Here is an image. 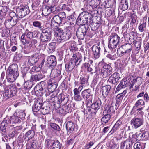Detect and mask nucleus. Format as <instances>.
<instances>
[{
  "label": "nucleus",
  "instance_id": "obj_1",
  "mask_svg": "<svg viewBox=\"0 0 149 149\" xmlns=\"http://www.w3.org/2000/svg\"><path fill=\"white\" fill-rule=\"evenodd\" d=\"M6 79L8 82H13L19 76L18 66L16 64H13L8 68Z\"/></svg>",
  "mask_w": 149,
  "mask_h": 149
},
{
  "label": "nucleus",
  "instance_id": "obj_2",
  "mask_svg": "<svg viewBox=\"0 0 149 149\" xmlns=\"http://www.w3.org/2000/svg\"><path fill=\"white\" fill-rule=\"evenodd\" d=\"M120 39L116 33H112L108 38V47L111 51V53H115L116 52V48L119 44Z\"/></svg>",
  "mask_w": 149,
  "mask_h": 149
},
{
  "label": "nucleus",
  "instance_id": "obj_3",
  "mask_svg": "<svg viewBox=\"0 0 149 149\" xmlns=\"http://www.w3.org/2000/svg\"><path fill=\"white\" fill-rule=\"evenodd\" d=\"M50 99L51 100L50 102L53 103V105L55 109H58L60 107V104L62 105L66 104L68 101V97L62 93L60 94L58 97L53 96Z\"/></svg>",
  "mask_w": 149,
  "mask_h": 149
},
{
  "label": "nucleus",
  "instance_id": "obj_4",
  "mask_svg": "<svg viewBox=\"0 0 149 149\" xmlns=\"http://www.w3.org/2000/svg\"><path fill=\"white\" fill-rule=\"evenodd\" d=\"M4 92L3 94V101L7 100L14 96L17 92L15 86L13 84L4 86Z\"/></svg>",
  "mask_w": 149,
  "mask_h": 149
},
{
  "label": "nucleus",
  "instance_id": "obj_5",
  "mask_svg": "<svg viewBox=\"0 0 149 149\" xmlns=\"http://www.w3.org/2000/svg\"><path fill=\"white\" fill-rule=\"evenodd\" d=\"M52 31L51 28L48 27L42 31L40 34V40L43 42H48L52 39Z\"/></svg>",
  "mask_w": 149,
  "mask_h": 149
},
{
  "label": "nucleus",
  "instance_id": "obj_6",
  "mask_svg": "<svg viewBox=\"0 0 149 149\" xmlns=\"http://www.w3.org/2000/svg\"><path fill=\"white\" fill-rule=\"evenodd\" d=\"M132 45L129 43L123 45L118 48L117 53L119 57H121L126 54H129L132 49Z\"/></svg>",
  "mask_w": 149,
  "mask_h": 149
},
{
  "label": "nucleus",
  "instance_id": "obj_7",
  "mask_svg": "<svg viewBox=\"0 0 149 149\" xmlns=\"http://www.w3.org/2000/svg\"><path fill=\"white\" fill-rule=\"evenodd\" d=\"M16 12L18 17L19 18H22L30 12L29 8L28 6H22L16 8Z\"/></svg>",
  "mask_w": 149,
  "mask_h": 149
},
{
  "label": "nucleus",
  "instance_id": "obj_8",
  "mask_svg": "<svg viewBox=\"0 0 149 149\" xmlns=\"http://www.w3.org/2000/svg\"><path fill=\"white\" fill-rule=\"evenodd\" d=\"M88 29L86 28L84 26L79 27L77 29L76 35L77 38L80 40H83L85 36L88 34Z\"/></svg>",
  "mask_w": 149,
  "mask_h": 149
},
{
  "label": "nucleus",
  "instance_id": "obj_9",
  "mask_svg": "<svg viewBox=\"0 0 149 149\" xmlns=\"http://www.w3.org/2000/svg\"><path fill=\"white\" fill-rule=\"evenodd\" d=\"M101 102L100 100H98L93 103L90 107L87 108L88 112L90 113L95 114L98 110L101 107Z\"/></svg>",
  "mask_w": 149,
  "mask_h": 149
},
{
  "label": "nucleus",
  "instance_id": "obj_10",
  "mask_svg": "<svg viewBox=\"0 0 149 149\" xmlns=\"http://www.w3.org/2000/svg\"><path fill=\"white\" fill-rule=\"evenodd\" d=\"M112 68L109 64L105 63L102 68L101 73L103 77H106L111 74L112 72Z\"/></svg>",
  "mask_w": 149,
  "mask_h": 149
},
{
  "label": "nucleus",
  "instance_id": "obj_11",
  "mask_svg": "<svg viewBox=\"0 0 149 149\" xmlns=\"http://www.w3.org/2000/svg\"><path fill=\"white\" fill-rule=\"evenodd\" d=\"M9 16L10 18L6 20V22H9L12 26H15L18 21L16 13L14 12H11L9 14Z\"/></svg>",
  "mask_w": 149,
  "mask_h": 149
},
{
  "label": "nucleus",
  "instance_id": "obj_12",
  "mask_svg": "<svg viewBox=\"0 0 149 149\" xmlns=\"http://www.w3.org/2000/svg\"><path fill=\"white\" fill-rule=\"evenodd\" d=\"M43 106L42 98H38L36 99L35 101L34 106L32 107V110L34 112H37Z\"/></svg>",
  "mask_w": 149,
  "mask_h": 149
},
{
  "label": "nucleus",
  "instance_id": "obj_13",
  "mask_svg": "<svg viewBox=\"0 0 149 149\" xmlns=\"http://www.w3.org/2000/svg\"><path fill=\"white\" fill-rule=\"evenodd\" d=\"M91 48L93 53L94 59H96L98 58L101 55V48L99 45H94Z\"/></svg>",
  "mask_w": 149,
  "mask_h": 149
},
{
  "label": "nucleus",
  "instance_id": "obj_14",
  "mask_svg": "<svg viewBox=\"0 0 149 149\" xmlns=\"http://www.w3.org/2000/svg\"><path fill=\"white\" fill-rule=\"evenodd\" d=\"M45 82L42 81L40 82V84L41 85V86H42V85H45ZM46 89L47 88H46L45 89V88H43V86H37L34 88L35 93L37 96H41L42 95V91H43L44 90L46 91Z\"/></svg>",
  "mask_w": 149,
  "mask_h": 149
},
{
  "label": "nucleus",
  "instance_id": "obj_15",
  "mask_svg": "<svg viewBox=\"0 0 149 149\" xmlns=\"http://www.w3.org/2000/svg\"><path fill=\"white\" fill-rule=\"evenodd\" d=\"M131 122L135 128L139 127L142 125L143 123L142 119L136 117H135L132 119Z\"/></svg>",
  "mask_w": 149,
  "mask_h": 149
},
{
  "label": "nucleus",
  "instance_id": "obj_16",
  "mask_svg": "<svg viewBox=\"0 0 149 149\" xmlns=\"http://www.w3.org/2000/svg\"><path fill=\"white\" fill-rule=\"evenodd\" d=\"M71 35L70 31L69 30L65 31L62 35L60 37L58 38L61 42L66 41L69 39L71 37Z\"/></svg>",
  "mask_w": 149,
  "mask_h": 149
},
{
  "label": "nucleus",
  "instance_id": "obj_17",
  "mask_svg": "<svg viewBox=\"0 0 149 149\" xmlns=\"http://www.w3.org/2000/svg\"><path fill=\"white\" fill-rule=\"evenodd\" d=\"M82 55L81 54L78 52L74 54L70 59H72L73 61L76 63L77 65H79L82 61Z\"/></svg>",
  "mask_w": 149,
  "mask_h": 149
},
{
  "label": "nucleus",
  "instance_id": "obj_18",
  "mask_svg": "<svg viewBox=\"0 0 149 149\" xmlns=\"http://www.w3.org/2000/svg\"><path fill=\"white\" fill-rule=\"evenodd\" d=\"M72 59H70L69 61L65 64V69L67 72H71L75 66H77Z\"/></svg>",
  "mask_w": 149,
  "mask_h": 149
},
{
  "label": "nucleus",
  "instance_id": "obj_19",
  "mask_svg": "<svg viewBox=\"0 0 149 149\" xmlns=\"http://www.w3.org/2000/svg\"><path fill=\"white\" fill-rule=\"evenodd\" d=\"M38 56L36 55H34L28 57L27 64L29 66L34 65L39 60Z\"/></svg>",
  "mask_w": 149,
  "mask_h": 149
},
{
  "label": "nucleus",
  "instance_id": "obj_20",
  "mask_svg": "<svg viewBox=\"0 0 149 149\" xmlns=\"http://www.w3.org/2000/svg\"><path fill=\"white\" fill-rule=\"evenodd\" d=\"M133 142L129 140H126L121 143V149H132Z\"/></svg>",
  "mask_w": 149,
  "mask_h": 149
},
{
  "label": "nucleus",
  "instance_id": "obj_21",
  "mask_svg": "<svg viewBox=\"0 0 149 149\" xmlns=\"http://www.w3.org/2000/svg\"><path fill=\"white\" fill-rule=\"evenodd\" d=\"M111 86L109 85H107L102 87V93L103 97L106 98L109 93Z\"/></svg>",
  "mask_w": 149,
  "mask_h": 149
},
{
  "label": "nucleus",
  "instance_id": "obj_22",
  "mask_svg": "<svg viewBox=\"0 0 149 149\" xmlns=\"http://www.w3.org/2000/svg\"><path fill=\"white\" fill-rule=\"evenodd\" d=\"M47 63L50 66H55L57 64L56 57L54 55H51L48 56L47 58Z\"/></svg>",
  "mask_w": 149,
  "mask_h": 149
},
{
  "label": "nucleus",
  "instance_id": "obj_23",
  "mask_svg": "<svg viewBox=\"0 0 149 149\" xmlns=\"http://www.w3.org/2000/svg\"><path fill=\"white\" fill-rule=\"evenodd\" d=\"M120 78L119 74L118 73H114L109 78L108 81L114 84L118 81Z\"/></svg>",
  "mask_w": 149,
  "mask_h": 149
},
{
  "label": "nucleus",
  "instance_id": "obj_24",
  "mask_svg": "<svg viewBox=\"0 0 149 149\" xmlns=\"http://www.w3.org/2000/svg\"><path fill=\"white\" fill-rule=\"evenodd\" d=\"M6 118L9 120L8 124H16L20 122V120L18 116L15 115H13L10 117L6 116Z\"/></svg>",
  "mask_w": 149,
  "mask_h": 149
},
{
  "label": "nucleus",
  "instance_id": "obj_25",
  "mask_svg": "<svg viewBox=\"0 0 149 149\" xmlns=\"http://www.w3.org/2000/svg\"><path fill=\"white\" fill-rule=\"evenodd\" d=\"M93 15L92 14L88 12L85 11V25L90 24H91V22L92 19L93 17Z\"/></svg>",
  "mask_w": 149,
  "mask_h": 149
},
{
  "label": "nucleus",
  "instance_id": "obj_26",
  "mask_svg": "<svg viewBox=\"0 0 149 149\" xmlns=\"http://www.w3.org/2000/svg\"><path fill=\"white\" fill-rule=\"evenodd\" d=\"M85 11L81 13L79 15L76 20L77 22L79 25H85V20H84V19L85 18Z\"/></svg>",
  "mask_w": 149,
  "mask_h": 149
},
{
  "label": "nucleus",
  "instance_id": "obj_27",
  "mask_svg": "<svg viewBox=\"0 0 149 149\" xmlns=\"http://www.w3.org/2000/svg\"><path fill=\"white\" fill-rule=\"evenodd\" d=\"M128 85V80L125 79H123L116 88V91H118L121 89L127 87Z\"/></svg>",
  "mask_w": 149,
  "mask_h": 149
},
{
  "label": "nucleus",
  "instance_id": "obj_28",
  "mask_svg": "<svg viewBox=\"0 0 149 149\" xmlns=\"http://www.w3.org/2000/svg\"><path fill=\"white\" fill-rule=\"evenodd\" d=\"M81 95L83 99L87 100L92 95L91 89H88L84 90L82 92Z\"/></svg>",
  "mask_w": 149,
  "mask_h": 149
},
{
  "label": "nucleus",
  "instance_id": "obj_29",
  "mask_svg": "<svg viewBox=\"0 0 149 149\" xmlns=\"http://www.w3.org/2000/svg\"><path fill=\"white\" fill-rule=\"evenodd\" d=\"M89 76L88 75H85L84 76H82L80 78V84L84 86L86 85L88 86L89 84L88 82Z\"/></svg>",
  "mask_w": 149,
  "mask_h": 149
},
{
  "label": "nucleus",
  "instance_id": "obj_30",
  "mask_svg": "<svg viewBox=\"0 0 149 149\" xmlns=\"http://www.w3.org/2000/svg\"><path fill=\"white\" fill-rule=\"evenodd\" d=\"M127 93L126 90H124L123 93L118 94L116 97V105L119 104L121 102L122 99Z\"/></svg>",
  "mask_w": 149,
  "mask_h": 149
},
{
  "label": "nucleus",
  "instance_id": "obj_31",
  "mask_svg": "<svg viewBox=\"0 0 149 149\" xmlns=\"http://www.w3.org/2000/svg\"><path fill=\"white\" fill-rule=\"evenodd\" d=\"M60 8L62 10H66L68 12H71L72 14H75V12L74 11L72 8L68 4H63L60 5Z\"/></svg>",
  "mask_w": 149,
  "mask_h": 149
},
{
  "label": "nucleus",
  "instance_id": "obj_32",
  "mask_svg": "<svg viewBox=\"0 0 149 149\" xmlns=\"http://www.w3.org/2000/svg\"><path fill=\"white\" fill-rule=\"evenodd\" d=\"M59 113L61 116H64L70 112V108L64 106L62 107H59Z\"/></svg>",
  "mask_w": 149,
  "mask_h": 149
},
{
  "label": "nucleus",
  "instance_id": "obj_33",
  "mask_svg": "<svg viewBox=\"0 0 149 149\" xmlns=\"http://www.w3.org/2000/svg\"><path fill=\"white\" fill-rule=\"evenodd\" d=\"M119 8L123 11L127 10L128 8L127 0H121L119 6Z\"/></svg>",
  "mask_w": 149,
  "mask_h": 149
},
{
  "label": "nucleus",
  "instance_id": "obj_34",
  "mask_svg": "<svg viewBox=\"0 0 149 149\" xmlns=\"http://www.w3.org/2000/svg\"><path fill=\"white\" fill-rule=\"evenodd\" d=\"M44 75L41 73L32 75L31 77V79L33 81H37L42 79Z\"/></svg>",
  "mask_w": 149,
  "mask_h": 149
},
{
  "label": "nucleus",
  "instance_id": "obj_35",
  "mask_svg": "<svg viewBox=\"0 0 149 149\" xmlns=\"http://www.w3.org/2000/svg\"><path fill=\"white\" fill-rule=\"evenodd\" d=\"M64 32L63 30L61 28L58 27L55 28L54 35L55 37H58V38H59Z\"/></svg>",
  "mask_w": 149,
  "mask_h": 149
},
{
  "label": "nucleus",
  "instance_id": "obj_36",
  "mask_svg": "<svg viewBox=\"0 0 149 149\" xmlns=\"http://www.w3.org/2000/svg\"><path fill=\"white\" fill-rule=\"evenodd\" d=\"M52 9L48 6L43 7L42 9V13L46 16L50 14L52 12Z\"/></svg>",
  "mask_w": 149,
  "mask_h": 149
},
{
  "label": "nucleus",
  "instance_id": "obj_37",
  "mask_svg": "<svg viewBox=\"0 0 149 149\" xmlns=\"http://www.w3.org/2000/svg\"><path fill=\"white\" fill-rule=\"evenodd\" d=\"M56 47V44L54 42L49 43L48 45V52L52 53L53 52L55 51Z\"/></svg>",
  "mask_w": 149,
  "mask_h": 149
},
{
  "label": "nucleus",
  "instance_id": "obj_38",
  "mask_svg": "<svg viewBox=\"0 0 149 149\" xmlns=\"http://www.w3.org/2000/svg\"><path fill=\"white\" fill-rule=\"evenodd\" d=\"M9 120L5 118L3 120L2 122L0 125V128L1 130H4L6 129V127H7Z\"/></svg>",
  "mask_w": 149,
  "mask_h": 149
},
{
  "label": "nucleus",
  "instance_id": "obj_39",
  "mask_svg": "<svg viewBox=\"0 0 149 149\" xmlns=\"http://www.w3.org/2000/svg\"><path fill=\"white\" fill-rule=\"evenodd\" d=\"M142 42V38L141 37H139L137 39L134 43V45L137 50L139 51L141 49V45Z\"/></svg>",
  "mask_w": 149,
  "mask_h": 149
},
{
  "label": "nucleus",
  "instance_id": "obj_40",
  "mask_svg": "<svg viewBox=\"0 0 149 149\" xmlns=\"http://www.w3.org/2000/svg\"><path fill=\"white\" fill-rule=\"evenodd\" d=\"M101 25L100 23V22L95 23L92 21V23L90 24V25L93 31H95L99 29Z\"/></svg>",
  "mask_w": 149,
  "mask_h": 149
},
{
  "label": "nucleus",
  "instance_id": "obj_41",
  "mask_svg": "<svg viewBox=\"0 0 149 149\" xmlns=\"http://www.w3.org/2000/svg\"><path fill=\"white\" fill-rule=\"evenodd\" d=\"M67 50L65 48L62 47L61 49L57 52V55L60 58V60H62L63 56L66 53Z\"/></svg>",
  "mask_w": 149,
  "mask_h": 149
},
{
  "label": "nucleus",
  "instance_id": "obj_42",
  "mask_svg": "<svg viewBox=\"0 0 149 149\" xmlns=\"http://www.w3.org/2000/svg\"><path fill=\"white\" fill-rule=\"evenodd\" d=\"M145 146V143L138 142L134 144V149H144Z\"/></svg>",
  "mask_w": 149,
  "mask_h": 149
},
{
  "label": "nucleus",
  "instance_id": "obj_43",
  "mask_svg": "<svg viewBox=\"0 0 149 149\" xmlns=\"http://www.w3.org/2000/svg\"><path fill=\"white\" fill-rule=\"evenodd\" d=\"M66 127L67 130H74V125L71 121H69L66 124Z\"/></svg>",
  "mask_w": 149,
  "mask_h": 149
},
{
  "label": "nucleus",
  "instance_id": "obj_44",
  "mask_svg": "<svg viewBox=\"0 0 149 149\" xmlns=\"http://www.w3.org/2000/svg\"><path fill=\"white\" fill-rule=\"evenodd\" d=\"M69 49L70 51L72 52L77 50L78 48L77 47L76 42L74 41L71 42L70 45Z\"/></svg>",
  "mask_w": 149,
  "mask_h": 149
},
{
  "label": "nucleus",
  "instance_id": "obj_45",
  "mask_svg": "<svg viewBox=\"0 0 149 149\" xmlns=\"http://www.w3.org/2000/svg\"><path fill=\"white\" fill-rule=\"evenodd\" d=\"M111 115L110 113L105 114L101 119V121L103 124H105L107 123L110 120L111 118Z\"/></svg>",
  "mask_w": 149,
  "mask_h": 149
},
{
  "label": "nucleus",
  "instance_id": "obj_46",
  "mask_svg": "<svg viewBox=\"0 0 149 149\" xmlns=\"http://www.w3.org/2000/svg\"><path fill=\"white\" fill-rule=\"evenodd\" d=\"M145 104V102L142 99H139L136 102L135 104V106H133L132 111L133 110H134L136 109V107H138L139 105L141 106H143Z\"/></svg>",
  "mask_w": 149,
  "mask_h": 149
},
{
  "label": "nucleus",
  "instance_id": "obj_47",
  "mask_svg": "<svg viewBox=\"0 0 149 149\" xmlns=\"http://www.w3.org/2000/svg\"><path fill=\"white\" fill-rule=\"evenodd\" d=\"M57 86L56 84L50 83L48 84V89H47L48 91H49L53 92L57 88Z\"/></svg>",
  "mask_w": 149,
  "mask_h": 149
},
{
  "label": "nucleus",
  "instance_id": "obj_48",
  "mask_svg": "<svg viewBox=\"0 0 149 149\" xmlns=\"http://www.w3.org/2000/svg\"><path fill=\"white\" fill-rule=\"evenodd\" d=\"M116 105V104L114 103L113 102H112L110 106L109 109L108 110H105L104 111L103 113L104 114L105 113H110L111 112H113L114 111V105Z\"/></svg>",
  "mask_w": 149,
  "mask_h": 149
},
{
  "label": "nucleus",
  "instance_id": "obj_49",
  "mask_svg": "<svg viewBox=\"0 0 149 149\" xmlns=\"http://www.w3.org/2000/svg\"><path fill=\"white\" fill-rule=\"evenodd\" d=\"M43 115L48 114L50 110V107L49 106L44 107V106L42 107L40 109Z\"/></svg>",
  "mask_w": 149,
  "mask_h": 149
},
{
  "label": "nucleus",
  "instance_id": "obj_50",
  "mask_svg": "<svg viewBox=\"0 0 149 149\" xmlns=\"http://www.w3.org/2000/svg\"><path fill=\"white\" fill-rule=\"evenodd\" d=\"M61 144L58 140H55L51 148V149H60Z\"/></svg>",
  "mask_w": 149,
  "mask_h": 149
},
{
  "label": "nucleus",
  "instance_id": "obj_51",
  "mask_svg": "<svg viewBox=\"0 0 149 149\" xmlns=\"http://www.w3.org/2000/svg\"><path fill=\"white\" fill-rule=\"evenodd\" d=\"M33 25L34 27L38 28L41 31L44 29L43 26H41L42 23L38 21H34L33 23Z\"/></svg>",
  "mask_w": 149,
  "mask_h": 149
},
{
  "label": "nucleus",
  "instance_id": "obj_52",
  "mask_svg": "<svg viewBox=\"0 0 149 149\" xmlns=\"http://www.w3.org/2000/svg\"><path fill=\"white\" fill-rule=\"evenodd\" d=\"M53 18L59 25L63 24L64 22V21L61 19L58 15H55Z\"/></svg>",
  "mask_w": 149,
  "mask_h": 149
},
{
  "label": "nucleus",
  "instance_id": "obj_53",
  "mask_svg": "<svg viewBox=\"0 0 149 149\" xmlns=\"http://www.w3.org/2000/svg\"><path fill=\"white\" fill-rule=\"evenodd\" d=\"M72 14V13L71 15L68 17V22L69 24L70 25H73L75 20V18L74 17V14Z\"/></svg>",
  "mask_w": 149,
  "mask_h": 149
},
{
  "label": "nucleus",
  "instance_id": "obj_54",
  "mask_svg": "<svg viewBox=\"0 0 149 149\" xmlns=\"http://www.w3.org/2000/svg\"><path fill=\"white\" fill-rule=\"evenodd\" d=\"M24 88L27 89H30L33 86V83L29 80L25 81L24 84Z\"/></svg>",
  "mask_w": 149,
  "mask_h": 149
},
{
  "label": "nucleus",
  "instance_id": "obj_55",
  "mask_svg": "<svg viewBox=\"0 0 149 149\" xmlns=\"http://www.w3.org/2000/svg\"><path fill=\"white\" fill-rule=\"evenodd\" d=\"M100 3V0H91L89 2V4L92 6L93 8H96Z\"/></svg>",
  "mask_w": 149,
  "mask_h": 149
},
{
  "label": "nucleus",
  "instance_id": "obj_56",
  "mask_svg": "<svg viewBox=\"0 0 149 149\" xmlns=\"http://www.w3.org/2000/svg\"><path fill=\"white\" fill-rule=\"evenodd\" d=\"M122 123L121 120H119L117 121L111 130H118Z\"/></svg>",
  "mask_w": 149,
  "mask_h": 149
},
{
  "label": "nucleus",
  "instance_id": "obj_57",
  "mask_svg": "<svg viewBox=\"0 0 149 149\" xmlns=\"http://www.w3.org/2000/svg\"><path fill=\"white\" fill-rule=\"evenodd\" d=\"M50 126L52 130H60L59 126L55 123H50Z\"/></svg>",
  "mask_w": 149,
  "mask_h": 149
},
{
  "label": "nucleus",
  "instance_id": "obj_58",
  "mask_svg": "<svg viewBox=\"0 0 149 149\" xmlns=\"http://www.w3.org/2000/svg\"><path fill=\"white\" fill-rule=\"evenodd\" d=\"M84 66L86 69L87 71L89 72L92 71L93 70L91 65H90V64L88 63H85L84 64Z\"/></svg>",
  "mask_w": 149,
  "mask_h": 149
},
{
  "label": "nucleus",
  "instance_id": "obj_59",
  "mask_svg": "<svg viewBox=\"0 0 149 149\" xmlns=\"http://www.w3.org/2000/svg\"><path fill=\"white\" fill-rule=\"evenodd\" d=\"M22 77H23L24 81L28 80L29 77V74L27 72V71L25 72L23 70L22 72Z\"/></svg>",
  "mask_w": 149,
  "mask_h": 149
},
{
  "label": "nucleus",
  "instance_id": "obj_60",
  "mask_svg": "<svg viewBox=\"0 0 149 149\" xmlns=\"http://www.w3.org/2000/svg\"><path fill=\"white\" fill-rule=\"evenodd\" d=\"M23 45H25L24 46V48L30 49L32 47L31 40H27L25 43H24Z\"/></svg>",
  "mask_w": 149,
  "mask_h": 149
},
{
  "label": "nucleus",
  "instance_id": "obj_61",
  "mask_svg": "<svg viewBox=\"0 0 149 149\" xmlns=\"http://www.w3.org/2000/svg\"><path fill=\"white\" fill-rule=\"evenodd\" d=\"M8 10V8L7 6H3L2 9L0 12V15L3 16L5 15Z\"/></svg>",
  "mask_w": 149,
  "mask_h": 149
},
{
  "label": "nucleus",
  "instance_id": "obj_62",
  "mask_svg": "<svg viewBox=\"0 0 149 149\" xmlns=\"http://www.w3.org/2000/svg\"><path fill=\"white\" fill-rule=\"evenodd\" d=\"M25 33L26 34L27 38L30 39H31L33 38L32 31H29L27 29L25 32Z\"/></svg>",
  "mask_w": 149,
  "mask_h": 149
},
{
  "label": "nucleus",
  "instance_id": "obj_63",
  "mask_svg": "<svg viewBox=\"0 0 149 149\" xmlns=\"http://www.w3.org/2000/svg\"><path fill=\"white\" fill-rule=\"evenodd\" d=\"M55 141V140H52L51 139H46L45 143L47 146H50V147L51 148L53 145V143H54Z\"/></svg>",
  "mask_w": 149,
  "mask_h": 149
},
{
  "label": "nucleus",
  "instance_id": "obj_64",
  "mask_svg": "<svg viewBox=\"0 0 149 149\" xmlns=\"http://www.w3.org/2000/svg\"><path fill=\"white\" fill-rule=\"evenodd\" d=\"M27 147L28 149H34L36 147V143L33 141L31 142L30 143H28L27 144Z\"/></svg>",
  "mask_w": 149,
  "mask_h": 149
}]
</instances>
